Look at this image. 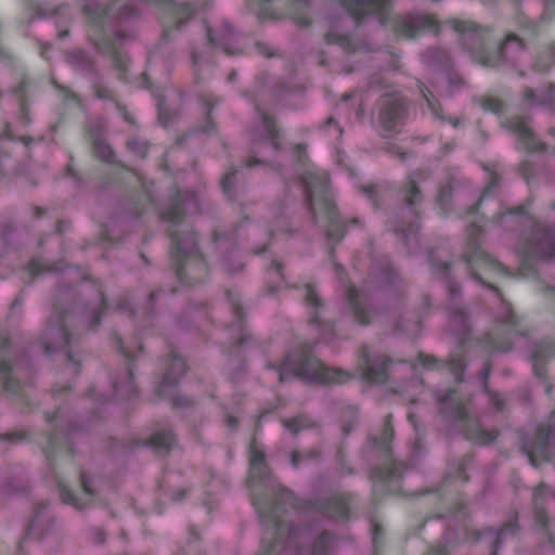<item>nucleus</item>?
Masks as SVG:
<instances>
[{
	"label": "nucleus",
	"instance_id": "f257e3e1",
	"mask_svg": "<svg viewBox=\"0 0 555 555\" xmlns=\"http://www.w3.org/2000/svg\"><path fill=\"white\" fill-rule=\"evenodd\" d=\"M249 469L246 487L250 500L266 532L257 555H332L336 537L323 531L309 550L301 548L308 528L282 521V516L293 511L319 514L325 518L348 520L353 496L337 493L326 500H302L283 487L267 465L266 454L253 439L248 446ZM373 555H380L384 546V529L377 518L370 519Z\"/></svg>",
	"mask_w": 555,
	"mask_h": 555
},
{
	"label": "nucleus",
	"instance_id": "f03ea898",
	"mask_svg": "<svg viewBox=\"0 0 555 555\" xmlns=\"http://www.w3.org/2000/svg\"><path fill=\"white\" fill-rule=\"evenodd\" d=\"M480 217L470 222L466 229L467 240L464 251V261L470 276L491 289L499 302L493 330L481 338L470 335L469 319L463 308L450 307V323L457 336V349L448 360H439L433 354L420 352L417 364L426 370L440 371L447 369L454 377L456 384L464 380V372L469 360L474 357L489 356L493 352L508 351L512 348V335L527 336L529 330L522 320L514 312L512 305L505 300L503 294L489 280L509 276V270L500 261L490 257L481 248L482 223Z\"/></svg>",
	"mask_w": 555,
	"mask_h": 555
},
{
	"label": "nucleus",
	"instance_id": "7ed1b4c3",
	"mask_svg": "<svg viewBox=\"0 0 555 555\" xmlns=\"http://www.w3.org/2000/svg\"><path fill=\"white\" fill-rule=\"evenodd\" d=\"M156 7L164 12L162 25V44L169 40L170 31L178 29L195 13L210 8L212 0L178 3L173 0H113L102 7L86 4L82 12L87 17L88 37L92 46L103 55L109 57L118 72L120 81H128L129 57L121 52L126 42L133 37L128 23L140 15L138 3Z\"/></svg>",
	"mask_w": 555,
	"mask_h": 555
},
{
	"label": "nucleus",
	"instance_id": "20e7f679",
	"mask_svg": "<svg viewBox=\"0 0 555 555\" xmlns=\"http://www.w3.org/2000/svg\"><path fill=\"white\" fill-rule=\"evenodd\" d=\"M170 198L171 206L159 214L160 219L169 223L170 261L181 285H195L206 279L208 264L198 248L197 235L185 223V217L199 212V197L192 191H180L175 186Z\"/></svg>",
	"mask_w": 555,
	"mask_h": 555
},
{
	"label": "nucleus",
	"instance_id": "39448f33",
	"mask_svg": "<svg viewBox=\"0 0 555 555\" xmlns=\"http://www.w3.org/2000/svg\"><path fill=\"white\" fill-rule=\"evenodd\" d=\"M78 428L68 423L46 439L42 451L64 504L81 509L94 502L95 492L89 475L74 464L73 437Z\"/></svg>",
	"mask_w": 555,
	"mask_h": 555
},
{
	"label": "nucleus",
	"instance_id": "423d86ee",
	"mask_svg": "<svg viewBox=\"0 0 555 555\" xmlns=\"http://www.w3.org/2000/svg\"><path fill=\"white\" fill-rule=\"evenodd\" d=\"M299 166L305 167L299 181L306 195V204L315 219H324L326 237L335 243L345 236L346 224L339 219L338 210L330 186L326 170L320 169L306 159V146L296 144L293 149Z\"/></svg>",
	"mask_w": 555,
	"mask_h": 555
},
{
	"label": "nucleus",
	"instance_id": "0eeeda50",
	"mask_svg": "<svg viewBox=\"0 0 555 555\" xmlns=\"http://www.w3.org/2000/svg\"><path fill=\"white\" fill-rule=\"evenodd\" d=\"M551 422L555 423V411L552 412L546 424L535 428L532 439L521 438L520 440V449L533 467H539L541 464L548 462H553L555 465V436L553 435V424ZM548 498L555 499V491L551 490L545 482L542 481L533 488L534 525L548 542L555 545V530L544 507L545 501Z\"/></svg>",
	"mask_w": 555,
	"mask_h": 555
},
{
	"label": "nucleus",
	"instance_id": "6e6552de",
	"mask_svg": "<svg viewBox=\"0 0 555 555\" xmlns=\"http://www.w3.org/2000/svg\"><path fill=\"white\" fill-rule=\"evenodd\" d=\"M461 36V42L470 57L485 67H500L505 63L515 66L525 53L526 44L515 34H509L494 50H489L488 40L491 30L473 21L456 18L446 21Z\"/></svg>",
	"mask_w": 555,
	"mask_h": 555
},
{
	"label": "nucleus",
	"instance_id": "1a4fd4ad",
	"mask_svg": "<svg viewBox=\"0 0 555 555\" xmlns=\"http://www.w3.org/2000/svg\"><path fill=\"white\" fill-rule=\"evenodd\" d=\"M527 204L516 206L506 211L498 212L492 221L500 222L507 216L522 219L526 231L517 245L519 257L518 274L524 278H534L537 269L534 260H550L555 257V225L548 227L528 215Z\"/></svg>",
	"mask_w": 555,
	"mask_h": 555
},
{
	"label": "nucleus",
	"instance_id": "9d476101",
	"mask_svg": "<svg viewBox=\"0 0 555 555\" xmlns=\"http://www.w3.org/2000/svg\"><path fill=\"white\" fill-rule=\"evenodd\" d=\"M268 369L274 370L280 383L289 377H298L307 383L320 385H341L352 378L351 372L332 369L314 358L309 347L304 346L289 351L280 364L268 363Z\"/></svg>",
	"mask_w": 555,
	"mask_h": 555
},
{
	"label": "nucleus",
	"instance_id": "9b49d317",
	"mask_svg": "<svg viewBox=\"0 0 555 555\" xmlns=\"http://www.w3.org/2000/svg\"><path fill=\"white\" fill-rule=\"evenodd\" d=\"M391 414L385 417V424L379 437H370L369 442L372 449L376 450L384 457L382 466L374 467L371 470L370 479L372 481V493L375 500L384 496H405L401 487L403 473L408 465L392 457L391 442L395 437V429L391 424Z\"/></svg>",
	"mask_w": 555,
	"mask_h": 555
},
{
	"label": "nucleus",
	"instance_id": "f8f14e48",
	"mask_svg": "<svg viewBox=\"0 0 555 555\" xmlns=\"http://www.w3.org/2000/svg\"><path fill=\"white\" fill-rule=\"evenodd\" d=\"M88 139L92 145L94 156L111 166L114 181L124 183L137 193L134 215L141 217L150 209H155L154 182L146 180L139 172L126 167L117 160L112 147L102 139V129L88 131Z\"/></svg>",
	"mask_w": 555,
	"mask_h": 555
},
{
	"label": "nucleus",
	"instance_id": "ddd939ff",
	"mask_svg": "<svg viewBox=\"0 0 555 555\" xmlns=\"http://www.w3.org/2000/svg\"><path fill=\"white\" fill-rule=\"evenodd\" d=\"M450 517L448 528L444 533L447 542H477L486 537H490L491 554L498 555L499 546L507 537H514L518 532L517 515L513 521L503 525L498 530L487 528L485 530H473L470 528V518L467 506L462 496H457L449 508Z\"/></svg>",
	"mask_w": 555,
	"mask_h": 555
},
{
	"label": "nucleus",
	"instance_id": "4468645a",
	"mask_svg": "<svg viewBox=\"0 0 555 555\" xmlns=\"http://www.w3.org/2000/svg\"><path fill=\"white\" fill-rule=\"evenodd\" d=\"M437 400L440 413L459 424L460 430L467 441L487 446L499 437L496 429L487 430L478 420L469 416L468 408L472 402L469 395H464L457 389H450Z\"/></svg>",
	"mask_w": 555,
	"mask_h": 555
},
{
	"label": "nucleus",
	"instance_id": "2eb2a0df",
	"mask_svg": "<svg viewBox=\"0 0 555 555\" xmlns=\"http://www.w3.org/2000/svg\"><path fill=\"white\" fill-rule=\"evenodd\" d=\"M76 312L74 306L62 308L59 305L53 306V313L48 321L40 344L46 353L62 350L66 353L68 362H70L76 372L79 371V362L74 359L72 345H75L77 337L69 331V319Z\"/></svg>",
	"mask_w": 555,
	"mask_h": 555
},
{
	"label": "nucleus",
	"instance_id": "dca6fc26",
	"mask_svg": "<svg viewBox=\"0 0 555 555\" xmlns=\"http://www.w3.org/2000/svg\"><path fill=\"white\" fill-rule=\"evenodd\" d=\"M115 345L122 356L126 364L122 380H113V393L111 398H105L102 395H98L95 389L92 387L87 390L86 397L98 403H104L109 400H130L138 395V388L134 383L132 365L137 360L138 353L143 349L142 343L139 338H135L133 350L125 346L122 339L119 336H115Z\"/></svg>",
	"mask_w": 555,
	"mask_h": 555
},
{
	"label": "nucleus",
	"instance_id": "f3484780",
	"mask_svg": "<svg viewBox=\"0 0 555 555\" xmlns=\"http://www.w3.org/2000/svg\"><path fill=\"white\" fill-rule=\"evenodd\" d=\"M428 176L426 170H416L410 173L402 190L405 198V207L403 210L410 215L411 220L408 225L398 224L393 225L391 229L396 233L401 234L408 244L412 241L418 242L420 211L417 203L422 199L418 182H423Z\"/></svg>",
	"mask_w": 555,
	"mask_h": 555
},
{
	"label": "nucleus",
	"instance_id": "a211bd4d",
	"mask_svg": "<svg viewBox=\"0 0 555 555\" xmlns=\"http://www.w3.org/2000/svg\"><path fill=\"white\" fill-rule=\"evenodd\" d=\"M165 373L157 386L156 392L160 398L168 399L175 408H186L193 404L192 400L177 395V386L182 375L186 372V362L170 351L164 359Z\"/></svg>",
	"mask_w": 555,
	"mask_h": 555
},
{
	"label": "nucleus",
	"instance_id": "6ab92c4d",
	"mask_svg": "<svg viewBox=\"0 0 555 555\" xmlns=\"http://www.w3.org/2000/svg\"><path fill=\"white\" fill-rule=\"evenodd\" d=\"M260 20L289 17L297 26L307 27L311 24L308 0H258Z\"/></svg>",
	"mask_w": 555,
	"mask_h": 555
},
{
	"label": "nucleus",
	"instance_id": "aec40b11",
	"mask_svg": "<svg viewBox=\"0 0 555 555\" xmlns=\"http://www.w3.org/2000/svg\"><path fill=\"white\" fill-rule=\"evenodd\" d=\"M395 361L384 353H372L362 346L357 354V370L361 379L370 385H383L388 380Z\"/></svg>",
	"mask_w": 555,
	"mask_h": 555
},
{
	"label": "nucleus",
	"instance_id": "412c9836",
	"mask_svg": "<svg viewBox=\"0 0 555 555\" xmlns=\"http://www.w3.org/2000/svg\"><path fill=\"white\" fill-rule=\"evenodd\" d=\"M395 35L404 39H414L422 31H431L435 35L440 31V23L433 14H405L396 16L391 21Z\"/></svg>",
	"mask_w": 555,
	"mask_h": 555
},
{
	"label": "nucleus",
	"instance_id": "4be33fe9",
	"mask_svg": "<svg viewBox=\"0 0 555 555\" xmlns=\"http://www.w3.org/2000/svg\"><path fill=\"white\" fill-rule=\"evenodd\" d=\"M408 114V101L400 91H386L380 99L379 122L385 131H393L401 126Z\"/></svg>",
	"mask_w": 555,
	"mask_h": 555
},
{
	"label": "nucleus",
	"instance_id": "5701e85b",
	"mask_svg": "<svg viewBox=\"0 0 555 555\" xmlns=\"http://www.w3.org/2000/svg\"><path fill=\"white\" fill-rule=\"evenodd\" d=\"M339 3L354 20L357 26L369 14L376 15L382 26H387L391 21V0H339Z\"/></svg>",
	"mask_w": 555,
	"mask_h": 555
},
{
	"label": "nucleus",
	"instance_id": "b1692460",
	"mask_svg": "<svg viewBox=\"0 0 555 555\" xmlns=\"http://www.w3.org/2000/svg\"><path fill=\"white\" fill-rule=\"evenodd\" d=\"M13 353L8 334L0 330V386L11 397H24L25 388L12 377L13 366L10 357Z\"/></svg>",
	"mask_w": 555,
	"mask_h": 555
},
{
	"label": "nucleus",
	"instance_id": "393cba45",
	"mask_svg": "<svg viewBox=\"0 0 555 555\" xmlns=\"http://www.w3.org/2000/svg\"><path fill=\"white\" fill-rule=\"evenodd\" d=\"M204 24L208 42L212 47L222 50L228 55L242 53V50L234 44L237 41V35L227 21H222L217 29H214L206 22Z\"/></svg>",
	"mask_w": 555,
	"mask_h": 555
},
{
	"label": "nucleus",
	"instance_id": "a878e982",
	"mask_svg": "<svg viewBox=\"0 0 555 555\" xmlns=\"http://www.w3.org/2000/svg\"><path fill=\"white\" fill-rule=\"evenodd\" d=\"M555 357V340L545 339L538 344L531 356L530 361L532 364L533 373L538 378H541L544 384V389L547 395H551L552 384L547 379L546 362Z\"/></svg>",
	"mask_w": 555,
	"mask_h": 555
},
{
	"label": "nucleus",
	"instance_id": "bb28decb",
	"mask_svg": "<svg viewBox=\"0 0 555 555\" xmlns=\"http://www.w3.org/2000/svg\"><path fill=\"white\" fill-rule=\"evenodd\" d=\"M255 109L261 120V133H255L253 145L255 149L258 146H269L273 152H278L281 147V133L272 118L268 113L260 109L258 103H255Z\"/></svg>",
	"mask_w": 555,
	"mask_h": 555
},
{
	"label": "nucleus",
	"instance_id": "cd10ccee",
	"mask_svg": "<svg viewBox=\"0 0 555 555\" xmlns=\"http://www.w3.org/2000/svg\"><path fill=\"white\" fill-rule=\"evenodd\" d=\"M227 295L233 317V322L227 326V330L231 335V345L233 347H241L248 340L250 335L246 328L244 311L238 297L232 292H228Z\"/></svg>",
	"mask_w": 555,
	"mask_h": 555
},
{
	"label": "nucleus",
	"instance_id": "c85d7f7f",
	"mask_svg": "<svg viewBox=\"0 0 555 555\" xmlns=\"http://www.w3.org/2000/svg\"><path fill=\"white\" fill-rule=\"evenodd\" d=\"M505 127L513 132L525 151L534 152L546 150V144L537 139L522 117L514 116L508 118L505 121Z\"/></svg>",
	"mask_w": 555,
	"mask_h": 555
},
{
	"label": "nucleus",
	"instance_id": "c756f323",
	"mask_svg": "<svg viewBox=\"0 0 555 555\" xmlns=\"http://www.w3.org/2000/svg\"><path fill=\"white\" fill-rule=\"evenodd\" d=\"M473 457L470 454H465L456 467L449 472L446 477L443 483L436 490L433 494V500L440 505H444L449 502V498L447 495V489L454 482H467L468 477L466 475L467 466L470 464Z\"/></svg>",
	"mask_w": 555,
	"mask_h": 555
},
{
	"label": "nucleus",
	"instance_id": "7c9ffc66",
	"mask_svg": "<svg viewBox=\"0 0 555 555\" xmlns=\"http://www.w3.org/2000/svg\"><path fill=\"white\" fill-rule=\"evenodd\" d=\"M46 504H39L34 517L28 524L27 531L18 545V555L23 554L24 544L31 539H41L43 533H48L51 528V522L44 517L43 511Z\"/></svg>",
	"mask_w": 555,
	"mask_h": 555
},
{
	"label": "nucleus",
	"instance_id": "2f4dec72",
	"mask_svg": "<svg viewBox=\"0 0 555 555\" xmlns=\"http://www.w3.org/2000/svg\"><path fill=\"white\" fill-rule=\"evenodd\" d=\"M346 298L354 320L361 325H367L371 318L370 311L366 308L365 296L359 294L353 285H348L346 287Z\"/></svg>",
	"mask_w": 555,
	"mask_h": 555
},
{
	"label": "nucleus",
	"instance_id": "473e14b6",
	"mask_svg": "<svg viewBox=\"0 0 555 555\" xmlns=\"http://www.w3.org/2000/svg\"><path fill=\"white\" fill-rule=\"evenodd\" d=\"M26 11L33 17H48V16H65L68 15L69 8L66 4L53 5L49 1L36 0H22Z\"/></svg>",
	"mask_w": 555,
	"mask_h": 555
},
{
	"label": "nucleus",
	"instance_id": "72a5a7b5",
	"mask_svg": "<svg viewBox=\"0 0 555 555\" xmlns=\"http://www.w3.org/2000/svg\"><path fill=\"white\" fill-rule=\"evenodd\" d=\"M522 104L527 107L541 106L555 111V85L550 83L542 94L537 95L532 88H526L522 92Z\"/></svg>",
	"mask_w": 555,
	"mask_h": 555
},
{
	"label": "nucleus",
	"instance_id": "f704fd0d",
	"mask_svg": "<svg viewBox=\"0 0 555 555\" xmlns=\"http://www.w3.org/2000/svg\"><path fill=\"white\" fill-rule=\"evenodd\" d=\"M36 86L37 83L35 81L26 76H23L18 85L12 90V93L20 103V121L23 126H27L30 121L28 115L27 99L28 94L35 90Z\"/></svg>",
	"mask_w": 555,
	"mask_h": 555
},
{
	"label": "nucleus",
	"instance_id": "c9c22d12",
	"mask_svg": "<svg viewBox=\"0 0 555 555\" xmlns=\"http://www.w3.org/2000/svg\"><path fill=\"white\" fill-rule=\"evenodd\" d=\"M324 41L328 46L339 47L347 54L369 50L366 44L353 40L351 36L339 35L333 30H330L324 35Z\"/></svg>",
	"mask_w": 555,
	"mask_h": 555
},
{
	"label": "nucleus",
	"instance_id": "e433bc0d",
	"mask_svg": "<svg viewBox=\"0 0 555 555\" xmlns=\"http://www.w3.org/2000/svg\"><path fill=\"white\" fill-rule=\"evenodd\" d=\"M141 80H142L141 86L144 89L151 90L153 93V96L157 100V114H158V120H159L160 125L166 129L169 128L170 125L173 122L176 114H171L167 109L163 91L153 90L152 83H151L150 78L147 77L146 73H142Z\"/></svg>",
	"mask_w": 555,
	"mask_h": 555
},
{
	"label": "nucleus",
	"instance_id": "4c0bfd02",
	"mask_svg": "<svg viewBox=\"0 0 555 555\" xmlns=\"http://www.w3.org/2000/svg\"><path fill=\"white\" fill-rule=\"evenodd\" d=\"M89 286L94 293V306L91 309L89 326L95 327L100 323L102 315L107 310V304L101 282L90 281Z\"/></svg>",
	"mask_w": 555,
	"mask_h": 555
},
{
	"label": "nucleus",
	"instance_id": "58836bf2",
	"mask_svg": "<svg viewBox=\"0 0 555 555\" xmlns=\"http://www.w3.org/2000/svg\"><path fill=\"white\" fill-rule=\"evenodd\" d=\"M175 442L176 437L171 430H160L142 441L141 444L151 447L156 454H164L169 452Z\"/></svg>",
	"mask_w": 555,
	"mask_h": 555
},
{
	"label": "nucleus",
	"instance_id": "ea45409f",
	"mask_svg": "<svg viewBox=\"0 0 555 555\" xmlns=\"http://www.w3.org/2000/svg\"><path fill=\"white\" fill-rule=\"evenodd\" d=\"M491 362L489 359H486L483 362V367L479 373V378L482 382V390L488 396L490 404L495 409L496 411H503L506 405V399L503 395L491 391L488 387L487 380L489 378L490 372H491Z\"/></svg>",
	"mask_w": 555,
	"mask_h": 555
},
{
	"label": "nucleus",
	"instance_id": "a19ab883",
	"mask_svg": "<svg viewBox=\"0 0 555 555\" xmlns=\"http://www.w3.org/2000/svg\"><path fill=\"white\" fill-rule=\"evenodd\" d=\"M418 88L421 90L423 99L426 101L427 107L431 115L439 120H448L453 127H457L460 125L459 118H446L441 105L439 101L434 96L428 88H426L423 82L416 80Z\"/></svg>",
	"mask_w": 555,
	"mask_h": 555
},
{
	"label": "nucleus",
	"instance_id": "79ce46f5",
	"mask_svg": "<svg viewBox=\"0 0 555 555\" xmlns=\"http://www.w3.org/2000/svg\"><path fill=\"white\" fill-rule=\"evenodd\" d=\"M483 169L488 172L489 180L479 197V201L468 208L467 215L469 216L475 215L477 212L481 204L494 193L495 188L499 185L500 182V177L494 169H492L489 166H485Z\"/></svg>",
	"mask_w": 555,
	"mask_h": 555
},
{
	"label": "nucleus",
	"instance_id": "37998d69",
	"mask_svg": "<svg viewBox=\"0 0 555 555\" xmlns=\"http://www.w3.org/2000/svg\"><path fill=\"white\" fill-rule=\"evenodd\" d=\"M198 101L205 114L204 124L198 128V130L202 132H209L215 128V124L211 119L210 113L212 112L214 107L219 103V98L210 93H203L198 96Z\"/></svg>",
	"mask_w": 555,
	"mask_h": 555
},
{
	"label": "nucleus",
	"instance_id": "c03bdc74",
	"mask_svg": "<svg viewBox=\"0 0 555 555\" xmlns=\"http://www.w3.org/2000/svg\"><path fill=\"white\" fill-rule=\"evenodd\" d=\"M66 61L76 69L92 72L94 69V63L81 49H74L66 53Z\"/></svg>",
	"mask_w": 555,
	"mask_h": 555
},
{
	"label": "nucleus",
	"instance_id": "a18cd8bd",
	"mask_svg": "<svg viewBox=\"0 0 555 555\" xmlns=\"http://www.w3.org/2000/svg\"><path fill=\"white\" fill-rule=\"evenodd\" d=\"M26 270L31 278H35L44 272H61L64 271L65 268L63 261L47 264L42 263L38 258L33 257L28 261Z\"/></svg>",
	"mask_w": 555,
	"mask_h": 555
},
{
	"label": "nucleus",
	"instance_id": "49530a36",
	"mask_svg": "<svg viewBox=\"0 0 555 555\" xmlns=\"http://www.w3.org/2000/svg\"><path fill=\"white\" fill-rule=\"evenodd\" d=\"M555 65V44L551 43L537 56L532 69L539 73L547 72Z\"/></svg>",
	"mask_w": 555,
	"mask_h": 555
},
{
	"label": "nucleus",
	"instance_id": "de8ad7c7",
	"mask_svg": "<svg viewBox=\"0 0 555 555\" xmlns=\"http://www.w3.org/2000/svg\"><path fill=\"white\" fill-rule=\"evenodd\" d=\"M305 302L307 306L314 309L313 314L309 318V323L321 326V320L319 318V309L322 307V302L317 295L315 288L312 284L306 285V297Z\"/></svg>",
	"mask_w": 555,
	"mask_h": 555
},
{
	"label": "nucleus",
	"instance_id": "09e8293b",
	"mask_svg": "<svg viewBox=\"0 0 555 555\" xmlns=\"http://www.w3.org/2000/svg\"><path fill=\"white\" fill-rule=\"evenodd\" d=\"M283 426L292 434L315 426V422L312 421L306 414H299L288 420H282Z\"/></svg>",
	"mask_w": 555,
	"mask_h": 555
},
{
	"label": "nucleus",
	"instance_id": "8fccbe9b",
	"mask_svg": "<svg viewBox=\"0 0 555 555\" xmlns=\"http://www.w3.org/2000/svg\"><path fill=\"white\" fill-rule=\"evenodd\" d=\"M248 223L249 221L243 220L235 227V229L232 232L224 235L216 231L212 236V242L218 246H222L225 243H229L230 245L233 246H237L241 232L244 229V227Z\"/></svg>",
	"mask_w": 555,
	"mask_h": 555
},
{
	"label": "nucleus",
	"instance_id": "3c124183",
	"mask_svg": "<svg viewBox=\"0 0 555 555\" xmlns=\"http://www.w3.org/2000/svg\"><path fill=\"white\" fill-rule=\"evenodd\" d=\"M452 183L448 182L444 185H441L437 196V204L440 209V215L442 217L449 216L450 207H451V194H452Z\"/></svg>",
	"mask_w": 555,
	"mask_h": 555
},
{
	"label": "nucleus",
	"instance_id": "603ef678",
	"mask_svg": "<svg viewBox=\"0 0 555 555\" xmlns=\"http://www.w3.org/2000/svg\"><path fill=\"white\" fill-rule=\"evenodd\" d=\"M237 173H238V169L231 167L221 178L220 184H221L222 192H223L224 196L230 201L234 199L233 191H234Z\"/></svg>",
	"mask_w": 555,
	"mask_h": 555
},
{
	"label": "nucleus",
	"instance_id": "864d4df0",
	"mask_svg": "<svg viewBox=\"0 0 555 555\" xmlns=\"http://www.w3.org/2000/svg\"><path fill=\"white\" fill-rule=\"evenodd\" d=\"M516 24L519 29L525 31L529 37H537L541 30V23L530 21L527 16L518 13L516 16Z\"/></svg>",
	"mask_w": 555,
	"mask_h": 555
},
{
	"label": "nucleus",
	"instance_id": "5fc2aeb1",
	"mask_svg": "<svg viewBox=\"0 0 555 555\" xmlns=\"http://www.w3.org/2000/svg\"><path fill=\"white\" fill-rule=\"evenodd\" d=\"M52 83L55 89L60 91V95L62 96L65 106H74L77 108L82 107L81 100L76 93L68 88L60 86L54 79H52Z\"/></svg>",
	"mask_w": 555,
	"mask_h": 555
},
{
	"label": "nucleus",
	"instance_id": "6e6d98bb",
	"mask_svg": "<svg viewBox=\"0 0 555 555\" xmlns=\"http://www.w3.org/2000/svg\"><path fill=\"white\" fill-rule=\"evenodd\" d=\"M479 105L483 111L493 114H500L503 111L504 104L502 100L496 96L486 94L478 100Z\"/></svg>",
	"mask_w": 555,
	"mask_h": 555
},
{
	"label": "nucleus",
	"instance_id": "4d7b16f0",
	"mask_svg": "<svg viewBox=\"0 0 555 555\" xmlns=\"http://www.w3.org/2000/svg\"><path fill=\"white\" fill-rule=\"evenodd\" d=\"M398 279L399 275L393 269L392 264L389 261H385V263L380 267L379 270L380 282L386 285H395Z\"/></svg>",
	"mask_w": 555,
	"mask_h": 555
},
{
	"label": "nucleus",
	"instance_id": "13d9d810",
	"mask_svg": "<svg viewBox=\"0 0 555 555\" xmlns=\"http://www.w3.org/2000/svg\"><path fill=\"white\" fill-rule=\"evenodd\" d=\"M127 149L138 157H145L149 151V143L140 138H132L127 141Z\"/></svg>",
	"mask_w": 555,
	"mask_h": 555
},
{
	"label": "nucleus",
	"instance_id": "bf43d9fd",
	"mask_svg": "<svg viewBox=\"0 0 555 555\" xmlns=\"http://www.w3.org/2000/svg\"><path fill=\"white\" fill-rule=\"evenodd\" d=\"M268 271L272 272L278 279L276 286L269 285V287H268L270 293H275L282 285H284L286 283L284 274H283L282 263L276 260H272L271 266L268 269Z\"/></svg>",
	"mask_w": 555,
	"mask_h": 555
},
{
	"label": "nucleus",
	"instance_id": "052dcab7",
	"mask_svg": "<svg viewBox=\"0 0 555 555\" xmlns=\"http://www.w3.org/2000/svg\"><path fill=\"white\" fill-rule=\"evenodd\" d=\"M424 56L428 61L437 62L438 64L448 65L449 64V54L446 50H441L438 48L428 49Z\"/></svg>",
	"mask_w": 555,
	"mask_h": 555
},
{
	"label": "nucleus",
	"instance_id": "680f3d73",
	"mask_svg": "<svg viewBox=\"0 0 555 555\" xmlns=\"http://www.w3.org/2000/svg\"><path fill=\"white\" fill-rule=\"evenodd\" d=\"M319 455H320V452L315 451V450H311L307 454H304L300 451H293L291 454V464L293 467H298L304 457L307 456L309 459H317V457H319Z\"/></svg>",
	"mask_w": 555,
	"mask_h": 555
},
{
	"label": "nucleus",
	"instance_id": "e2e57ef3",
	"mask_svg": "<svg viewBox=\"0 0 555 555\" xmlns=\"http://www.w3.org/2000/svg\"><path fill=\"white\" fill-rule=\"evenodd\" d=\"M0 139H4L5 141L13 142V141H22L26 146L33 141L29 137H15L13 132L11 131L10 125H4V130L0 134Z\"/></svg>",
	"mask_w": 555,
	"mask_h": 555
},
{
	"label": "nucleus",
	"instance_id": "0e129e2a",
	"mask_svg": "<svg viewBox=\"0 0 555 555\" xmlns=\"http://www.w3.org/2000/svg\"><path fill=\"white\" fill-rule=\"evenodd\" d=\"M519 173L524 180L529 184L534 176V168L530 160L526 159L519 164Z\"/></svg>",
	"mask_w": 555,
	"mask_h": 555
},
{
	"label": "nucleus",
	"instance_id": "69168bd1",
	"mask_svg": "<svg viewBox=\"0 0 555 555\" xmlns=\"http://www.w3.org/2000/svg\"><path fill=\"white\" fill-rule=\"evenodd\" d=\"M0 439L8 440L11 442H18L29 439V434L25 430H15L11 433H5L0 436Z\"/></svg>",
	"mask_w": 555,
	"mask_h": 555
},
{
	"label": "nucleus",
	"instance_id": "338daca9",
	"mask_svg": "<svg viewBox=\"0 0 555 555\" xmlns=\"http://www.w3.org/2000/svg\"><path fill=\"white\" fill-rule=\"evenodd\" d=\"M95 96L100 100L115 101L114 91L107 87L95 83L93 86Z\"/></svg>",
	"mask_w": 555,
	"mask_h": 555
},
{
	"label": "nucleus",
	"instance_id": "774afa93",
	"mask_svg": "<svg viewBox=\"0 0 555 555\" xmlns=\"http://www.w3.org/2000/svg\"><path fill=\"white\" fill-rule=\"evenodd\" d=\"M555 16V0H544L541 21H551Z\"/></svg>",
	"mask_w": 555,
	"mask_h": 555
}]
</instances>
